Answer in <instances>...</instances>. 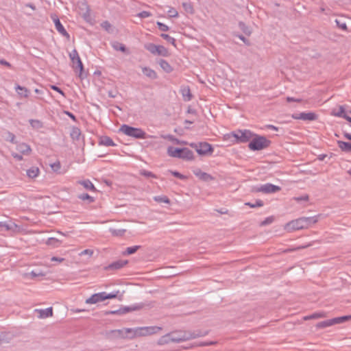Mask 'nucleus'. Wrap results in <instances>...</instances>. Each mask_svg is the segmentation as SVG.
<instances>
[{"label":"nucleus","instance_id":"obj_1","mask_svg":"<svg viewBox=\"0 0 351 351\" xmlns=\"http://www.w3.org/2000/svg\"><path fill=\"white\" fill-rule=\"evenodd\" d=\"M208 334V331L202 332L201 330L196 331H179L171 332V341L173 343H180L188 340L193 339L200 337H204Z\"/></svg>","mask_w":351,"mask_h":351},{"label":"nucleus","instance_id":"obj_2","mask_svg":"<svg viewBox=\"0 0 351 351\" xmlns=\"http://www.w3.org/2000/svg\"><path fill=\"white\" fill-rule=\"evenodd\" d=\"M254 136V134L252 133L250 130H239L236 132H232L229 134H226L225 138L227 140L233 138V140H231V141L232 143H247V142L250 141L253 138Z\"/></svg>","mask_w":351,"mask_h":351},{"label":"nucleus","instance_id":"obj_3","mask_svg":"<svg viewBox=\"0 0 351 351\" xmlns=\"http://www.w3.org/2000/svg\"><path fill=\"white\" fill-rule=\"evenodd\" d=\"M270 144L271 141L266 137L254 134L248 147L252 151H259L268 147Z\"/></svg>","mask_w":351,"mask_h":351},{"label":"nucleus","instance_id":"obj_4","mask_svg":"<svg viewBox=\"0 0 351 351\" xmlns=\"http://www.w3.org/2000/svg\"><path fill=\"white\" fill-rule=\"evenodd\" d=\"M120 131L123 132L127 136L134 137L138 139H145L147 137L145 132L141 128H133L128 125H123Z\"/></svg>","mask_w":351,"mask_h":351},{"label":"nucleus","instance_id":"obj_5","mask_svg":"<svg viewBox=\"0 0 351 351\" xmlns=\"http://www.w3.org/2000/svg\"><path fill=\"white\" fill-rule=\"evenodd\" d=\"M191 146L195 148L197 154L201 156L211 154L214 151L212 145L207 142H202L198 145L195 143H191Z\"/></svg>","mask_w":351,"mask_h":351},{"label":"nucleus","instance_id":"obj_6","mask_svg":"<svg viewBox=\"0 0 351 351\" xmlns=\"http://www.w3.org/2000/svg\"><path fill=\"white\" fill-rule=\"evenodd\" d=\"M281 190V188L278 186L272 184L271 183H267L259 186H255L253 188L252 191L258 193L261 192L265 194L274 193Z\"/></svg>","mask_w":351,"mask_h":351},{"label":"nucleus","instance_id":"obj_7","mask_svg":"<svg viewBox=\"0 0 351 351\" xmlns=\"http://www.w3.org/2000/svg\"><path fill=\"white\" fill-rule=\"evenodd\" d=\"M162 330L159 326H143L138 327V337H145L159 332Z\"/></svg>","mask_w":351,"mask_h":351},{"label":"nucleus","instance_id":"obj_8","mask_svg":"<svg viewBox=\"0 0 351 351\" xmlns=\"http://www.w3.org/2000/svg\"><path fill=\"white\" fill-rule=\"evenodd\" d=\"M303 217L293 220L287 224V228L289 230H298L306 228Z\"/></svg>","mask_w":351,"mask_h":351},{"label":"nucleus","instance_id":"obj_9","mask_svg":"<svg viewBox=\"0 0 351 351\" xmlns=\"http://www.w3.org/2000/svg\"><path fill=\"white\" fill-rule=\"evenodd\" d=\"M292 118L294 119H301L304 121H314L317 119V115L314 112H300L292 114Z\"/></svg>","mask_w":351,"mask_h":351},{"label":"nucleus","instance_id":"obj_10","mask_svg":"<svg viewBox=\"0 0 351 351\" xmlns=\"http://www.w3.org/2000/svg\"><path fill=\"white\" fill-rule=\"evenodd\" d=\"M104 300V292H99L93 294L90 298L86 300L85 302L88 304H94Z\"/></svg>","mask_w":351,"mask_h":351},{"label":"nucleus","instance_id":"obj_11","mask_svg":"<svg viewBox=\"0 0 351 351\" xmlns=\"http://www.w3.org/2000/svg\"><path fill=\"white\" fill-rule=\"evenodd\" d=\"M52 19L54 22L55 27L56 30L62 34L63 36L69 37V34L64 29V26L62 25L61 22L60 21L59 19L55 16H52Z\"/></svg>","mask_w":351,"mask_h":351},{"label":"nucleus","instance_id":"obj_12","mask_svg":"<svg viewBox=\"0 0 351 351\" xmlns=\"http://www.w3.org/2000/svg\"><path fill=\"white\" fill-rule=\"evenodd\" d=\"M128 261L125 260H118L110 264L108 267V269L110 270H118L128 264Z\"/></svg>","mask_w":351,"mask_h":351},{"label":"nucleus","instance_id":"obj_13","mask_svg":"<svg viewBox=\"0 0 351 351\" xmlns=\"http://www.w3.org/2000/svg\"><path fill=\"white\" fill-rule=\"evenodd\" d=\"M144 306H145V304L143 303H139V304H134L130 306L121 307V308H122V312L124 315L129 312L141 310Z\"/></svg>","mask_w":351,"mask_h":351},{"label":"nucleus","instance_id":"obj_14","mask_svg":"<svg viewBox=\"0 0 351 351\" xmlns=\"http://www.w3.org/2000/svg\"><path fill=\"white\" fill-rule=\"evenodd\" d=\"M181 159L186 160H192L194 159V154L193 151L187 147L182 148L181 151Z\"/></svg>","mask_w":351,"mask_h":351},{"label":"nucleus","instance_id":"obj_15","mask_svg":"<svg viewBox=\"0 0 351 351\" xmlns=\"http://www.w3.org/2000/svg\"><path fill=\"white\" fill-rule=\"evenodd\" d=\"M99 145L106 147L115 146L116 144L114 143L112 139L108 136H102L99 138Z\"/></svg>","mask_w":351,"mask_h":351},{"label":"nucleus","instance_id":"obj_16","mask_svg":"<svg viewBox=\"0 0 351 351\" xmlns=\"http://www.w3.org/2000/svg\"><path fill=\"white\" fill-rule=\"evenodd\" d=\"M181 151L182 148L178 147H169L167 148V154L169 156L173 157V158H181Z\"/></svg>","mask_w":351,"mask_h":351},{"label":"nucleus","instance_id":"obj_17","mask_svg":"<svg viewBox=\"0 0 351 351\" xmlns=\"http://www.w3.org/2000/svg\"><path fill=\"white\" fill-rule=\"evenodd\" d=\"M125 335H128V339H132L138 337V327L134 328H124Z\"/></svg>","mask_w":351,"mask_h":351},{"label":"nucleus","instance_id":"obj_18","mask_svg":"<svg viewBox=\"0 0 351 351\" xmlns=\"http://www.w3.org/2000/svg\"><path fill=\"white\" fill-rule=\"evenodd\" d=\"M125 335H128V339H132L138 337V327L134 328H124Z\"/></svg>","mask_w":351,"mask_h":351},{"label":"nucleus","instance_id":"obj_19","mask_svg":"<svg viewBox=\"0 0 351 351\" xmlns=\"http://www.w3.org/2000/svg\"><path fill=\"white\" fill-rule=\"evenodd\" d=\"M17 150L24 155H29L32 152L30 146L25 143H19L17 145Z\"/></svg>","mask_w":351,"mask_h":351},{"label":"nucleus","instance_id":"obj_20","mask_svg":"<svg viewBox=\"0 0 351 351\" xmlns=\"http://www.w3.org/2000/svg\"><path fill=\"white\" fill-rule=\"evenodd\" d=\"M70 136L73 141H79L82 136L80 129L77 127H73L71 130Z\"/></svg>","mask_w":351,"mask_h":351},{"label":"nucleus","instance_id":"obj_21","mask_svg":"<svg viewBox=\"0 0 351 351\" xmlns=\"http://www.w3.org/2000/svg\"><path fill=\"white\" fill-rule=\"evenodd\" d=\"M142 71L145 75H146L147 77H148L152 80H155L158 77V75H157V73H156V71L152 69L151 68L145 66L142 69Z\"/></svg>","mask_w":351,"mask_h":351},{"label":"nucleus","instance_id":"obj_22","mask_svg":"<svg viewBox=\"0 0 351 351\" xmlns=\"http://www.w3.org/2000/svg\"><path fill=\"white\" fill-rule=\"evenodd\" d=\"M158 64L160 67L167 73H169L173 71V67L169 64V63L163 59H160L158 61Z\"/></svg>","mask_w":351,"mask_h":351},{"label":"nucleus","instance_id":"obj_23","mask_svg":"<svg viewBox=\"0 0 351 351\" xmlns=\"http://www.w3.org/2000/svg\"><path fill=\"white\" fill-rule=\"evenodd\" d=\"M335 325V322H334L333 318L330 319L324 320L320 322H318L316 324L317 328H325L327 327H330L331 326Z\"/></svg>","mask_w":351,"mask_h":351},{"label":"nucleus","instance_id":"obj_24","mask_svg":"<svg viewBox=\"0 0 351 351\" xmlns=\"http://www.w3.org/2000/svg\"><path fill=\"white\" fill-rule=\"evenodd\" d=\"M38 312H39V317L43 318V319L49 317L53 315L52 307H49L45 309L38 310Z\"/></svg>","mask_w":351,"mask_h":351},{"label":"nucleus","instance_id":"obj_25","mask_svg":"<svg viewBox=\"0 0 351 351\" xmlns=\"http://www.w3.org/2000/svg\"><path fill=\"white\" fill-rule=\"evenodd\" d=\"M337 144H338L339 147L343 152H351V143L338 141Z\"/></svg>","mask_w":351,"mask_h":351},{"label":"nucleus","instance_id":"obj_26","mask_svg":"<svg viewBox=\"0 0 351 351\" xmlns=\"http://www.w3.org/2000/svg\"><path fill=\"white\" fill-rule=\"evenodd\" d=\"M15 88L21 97L25 98L29 97V90L27 88L17 85Z\"/></svg>","mask_w":351,"mask_h":351},{"label":"nucleus","instance_id":"obj_27","mask_svg":"<svg viewBox=\"0 0 351 351\" xmlns=\"http://www.w3.org/2000/svg\"><path fill=\"white\" fill-rule=\"evenodd\" d=\"M157 50L156 51V55L161 56L163 57H168L169 56V53L168 49L162 45H157Z\"/></svg>","mask_w":351,"mask_h":351},{"label":"nucleus","instance_id":"obj_28","mask_svg":"<svg viewBox=\"0 0 351 351\" xmlns=\"http://www.w3.org/2000/svg\"><path fill=\"white\" fill-rule=\"evenodd\" d=\"M73 67L75 70H79L80 71V73H79V77L80 78H83L82 77V71H83V69H84V66H83V64L81 61V59L80 58H76L75 59V64H73Z\"/></svg>","mask_w":351,"mask_h":351},{"label":"nucleus","instance_id":"obj_29","mask_svg":"<svg viewBox=\"0 0 351 351\" xmlns=\"http://www.w3.org/2000/svg\"><path fill=\"white\" fill-rule=\"evenodd\" d=\"M195 176L204 181H208L213 179V176L207 173L199 170L195 173Z\"/></svg>","mask_w":351,"mask_h":351},{"label":"nucleus","instance_id":"obj_30","mask_svg":"<svg viewBox=\"0 0 351 351\" xmlns=\"http://www.w3.org/2000/svg\"><path fill=\"white\" fill-rule=\"evenodd\" d=\"M169 343H173L171 341V333L162 336L158 341V345H165Z\"/></svg>","mask_w":351,"mask_h":351},{"label":"nucleus","instance_id":"obj_31","mask_svg":"<svg viewBox=\"0 0 351 351\" xmlns=\"http://www.w3.org/2000/svg\"><path fill=\"white\" fill-rule=\"evenodd\" d=\"M40 170L37 167H32L27 170V175L30 178H34L39 174Z\"/></svg>","mask_w":351,"mask_h":351},{"label":"nucleus","instance_id":"obj_32","mask_svg":"<svg viewBox=\"0 0 351 351\" xmlns=\"http://www.w3.org/2000/svg\"><path fill=\"white\" fill-rule=\"evenodd\" d=\"M79 183L82 185L86 189L95 191L96 189L94 186L93 184L89 180H85L82 181H80Z\"/></svg>","mask_w":351,"mask_h":351},{"label":"nucleus","instance_id":"obj_33","mask_svg":"<svg viewBox=\"0 0 351 351\" xmlns=\"http://www.w3.org/2000/svg\"><path fill=\"white\" fill-rule=\"evenodd\" d=\"M326 317V313L325 312H317V313H314L310 315L305 317L304 319L308 320V319H318V318H322V317Z\"/></svg>","mask_w":351,"mask_h":351},{"label":"nucleus","instance_id":"obj_34","mask_svg":"<svg viewBox=\"0 0 351 351\" xmlns=\"http://www.w3.org/2000/svg\"><path fill=\"white\" fill-rule=\"evenodd\" d=\"M112 46L113 49L116 51H121L123 53L127 52V49H126L125 46L121 43L115 41L112 43Z\"/></svg>","mask_w":351,"mask_h":351},{"label":"nucleus","instance_id":"obj_35","mask_svg":"<svg viewBox=\"0 0 351 351\" xmlns=\"http://www.w3.org/2000/svg\"><path fill=\"white\" fill-rule=\"evenodd\" d=\"M144 48L147 50L148 51H149L153 55H155L156 56V51L157 50V45L154 44V43H145L144 45Z\"/></svg>","mask_w":351,"mask_h":351},{"label":"nucleus","instance_id":"obj_36","mask_svg":"<svg viewBox=\"0 0 351 351\" xmlns=\"http://www.w3.org/2000/svg\"><path fill=\"white\" fill-rule=\"evenodd\" d=\"M16 226H17L14 223L9 224L6 222H0V231H2L3 230L8 231L12 230L14 227L16 228Z\"/></svg>","mask_w":351,"mask_h":351},{"label":"nucleus","instance_id":"obj_37","mask_svg":"<svg viewBox=\"0 0 351 351\" xmlns=\"http://www.w3.org/2000/svg\"><path fill=\"white\" fill-rule=\"evenodd\" d=\"M304 222L306 223L305 226L306 228H308V226L315 224L317 221V216L315 217H303Z\"/></svg>","mask_w":351,"mask_h":351},{"label":"nucleus","instance_id":"obj_38","mask_svg":"<svg viewBox=\"0 0 351 351\" xmlns=\"http://www.w3.org/2000/svg\"><path fill=\"white\" fill-rule=\"evenodd\" d=\"M239 28L243 31V32L247 35V36H250L252 33L249 27H247L245 23L242 22V21H240L239 23Z\"/></svg>","mask_w":351,"mask_h":351},{"label":"nucleus","instance_id":"obj_39","mask_svg":"<svg viewBox=\"0 0 351 351\" xmlns=\"http://www.w3.org/2000/svg\"><path fill=\"white\" fill-rule=\"evenodd\" d=\"M334 322H335V324H341L343 322H345L346 321L351 319V315H345L341 317H337L333 318Z\"/></svg>","mask_w":351,"mask_h":351},{"label":"nucleus","instance_id":"obj_40","mask_svg":"<svg viewBox=\"0 0 351 351\" xmlns=\"http://www.w3.org/2000/svg\"><path fill=\"white\" fill-rule=\"evenodd\" d=\"M141 248L140 245H134L132 247H128L126 248L125 251L123 252L124 255H130L134 254L138 249Z\"/></svg>","mask_w":351,"mask_h":351},{"label":"nucleus","instance_id":"obj_41","mask_svg":"<svg viewBox=\"0 0 351 351\" xmlns=\"http://www.w3.org/2000/svg\"><path fill=\"white\" fill-rule=\"evenodd\" d=\"M29 123L31 126L35 129H40L43 127V123L37 119H30Z\"/></svg>","mask_w":351,"mask_h":351},{"label":"nucleus","instance_id":"obj_42","mask_svg":"<svg viewBox=\"0 0 351 351\" xmlns=\"http://www.w3.org/2000/svg\"><path fill=\"white\" fill-rule=\"evenodd\" d=\"M124 328L122 330L117 329V330H112L110 331V334H114L117 337H121V338H126L128 337V335H125L124 333Z\"/></svg>","mask_w":351,"mask_h":351},{"label":"nucleus","instance_id":"obj_43","mask_svg":"<svg viewBox=\"0 0 351 351\" xmlns=\"http://www.w3.org/2000/svg\"><path fill=\"white\" fill-rule=\"evenodd\" d=\"M245 205L248 206L250 208H257L263 206L264 203L261 199H256L254 203L246 202Z\"/></svg>","mask_w":351,"mask_h":351},{"label":"nucleus","instance_id":"obj_44","mask_svg":"<svg viewBox=\"0 0 351 351\" xmlns=\"http://www.w3.org/2000/svg\"><path fill=\"white\" fill-rule=\"evenodd\" d=\"M160 36L163 39L166 40L168 43L173 45L174 47H176V39L170 36L169 34H161Z\"/></svg>","mask_w":351,"mask_h":351},{"label":"nucleus","instance_id":"obj_45","mask_svg":"<svg viewBox=\"0 0 351 351\" xmlns=\"http://www.w3.org/2000/svg\"><path fill=\"white\" fill-rule=\"evenodd\" d=\"M110 231L113 236L122 237L126 230L125 229H110Z\"/></svg>","mask_w":351,"mask_h":351},{"label":"nucleus","instance_id":"obj_46","mask_svg":"<svg viewBox=\"0 0 351 351\" xmlns=\"http://www.w3.org/2000/svg\"><path fill=\"white\" fill-rule=\"evenodd\" d=\"M347 112L345 111V108L343 106H340L339 108V110L335 113V115L338 117H342L343 119L347 116Z\"/></svg>","mask_w":351,"mask_h":351},{"label":"nucleus","instance_id":"obj_47","mask_svg":"<svg viewBox=\"0 0 351 351\" xmlns=\"http://www.w3.org/2000/svg\"><path fill=\"white\" fill-rule=\"evenodd\" d=\"M78 198L85 201L87 200L88 203H92L94 202V198L89 195L88 193H82L78 195Z\"/></svg>","mask_w":351,"mask_h":351},{"label":"nucleus","instance_id":"obj_48","mask_svg":"<svg viewBox=\"0 0 351 351\" xmlns=\"http://www.w3.org/2000/svg\"><path fill=\"white\" fill-rule=\"evenodd\" d=\"M139 173H140V175L145 176L146 178H157V176L155 174H154L152 172L145 170V169L140 170Z\"/></svg>","mask_w":351,"mask_h":351},{"label":"nucleus","instance_id":"obj_49","mask_svg":"<svg viewBox=\"0 0 351 351\" xmlns=\"http://www.w3.org/2000/svg\"><path fill=\"white\" fill-rule=\"evenodd\" d=\"M164 138L169 140V141L172 142L174 144L180 145L183 143L171 134H168Z\"/></svg>","mask_w":351,"mask_h":351},{"label":"nucleus","instance_id":"obj_50","mask_svg":"<svg viewBox=\"0 0 351 351\" xmlns=\"http://www.w3.org/2000/svg\"><path fill=\"white\" fill-rule=\"evenodd\" d=\"M101 26L108 33L112 32V25L108 21H103L101 23Z\"/></svg>","mask_w":351,"mask_h":351},{"label":"nucleus","instance_id":"obj_51","mask_svg":"<svg viewBox=\"0 0 351 351\" xmlns=\"http://www.w3.org/2000/svg\"><path fill=\"white\" fill-rule=\"evenodd\" d=\"M182 95L186 101H190L192 99V95L189 88L184 89L182 90Z\"/></svg>","mask_w":351,"mask_h":351},{"label":"nucleus","instance_id":"obj_52","mask_svg":"<svg viewBox=\"0 0 351 351\" xmlns=\"http://www.w3.org/2000/svg\"><path fill=\"white\" fill-rule=\"evenodd\" d=\"M70 58L72 61L73 64H75V59L80 58L78 52L76 49H73L69 54Z\"/></svg>","mask_w":351,"mask_h":351},{"label":"nucleus","instance_id":"obj_53","mask_svg":"<svg viewBox=\"0 0 351 351\" xmlns=\"http://www.w3.org/2000/svg\"><path fill=\"white\" fill-rule=\"evenodd\" d=\"M154 200L158 202H163L166 204H169L170 202L169 199L166 196H156L154 197Z\"/></svg>","mask_w":351,"mask_h":351},{"label":"nucleus","instance_id":"obj_54","mask_svg":"<svg viewBox=\"0 0 351 351\" xmlns=\"http://www.w3.org/2000/svg\"><path fill=\"white\" fill-rule=\"evenodd\" d=\"M103 292H104V295L105 300H108V299L115 298H117V294L119 293V291H117L116 292L110 293H107L105 291H103Z\"/></svg>","mask_w":351,"mask_h":351},{"label":"nucleus","instance_id":"obj_55","mask_svg":"<svg viewBox=\"0 0 351 351\" xmlns=\"http://www.w3.org/2000/svg\"><path fill=\"white\" fill-rule=\"evenodd\" d=\"M15 138H16V136L13 133L10 132H6V140L7 141L11 142L12 143H16Z\"/></svg>","mask_w":351,"mask_h":351},{"label":"nucleus","instance_id":"obj_56","mask_svg":"<svg viewBox=\"0 0 351 351\" xmlns=\"http://www.w3.org/2000/svg\"><path fill=\"white\" fill-rule=\"evenodd\" d=\"M104 315H123V312H122V308H120L117 310H114V311H107L104 313Z\"/></svg>","mask_w":351,"mask_h":351},{"label":"nucleus","instance_id":"obj_57","mask_svg":"<svg viewBox=\"0 0 351 351\" xmlns=\"http://www.w3.org/2000/svg\"><path fill=\"white\" fill-rule=\"evenodd\" d=\"M156 25L160 31L167 32L169 29V27L167 25H165L161 22L158 21L156 23Z\"/></svg>","mask_w":351,"mask_h":351},{"label":"nucleus","instance_id":"obj_58","mask_svg":"<svg viewBox=\"0 0 351 351\" xmlns=\"http://www.w3.org/2000/svg\"><path fill=\"white\" fill-rule=\"evenodd\" d=\"M168 14L169 17L171 18H176L178 16V11L173 8H170V9L168 10Z\"/></svg>","mask_w":351,"mask_h":351},{"label":"nucleus","instance_id":"obj_59","mask_svg":"<svg viewBox=\"0 0 351 351\" xmlns=\"http://www.w3.org/2000/svg\"><path fill=\"white\" fill-rule=\"evenodd\" d=\"M335 23L337 24V25L342 30H344V31H346L348 29V27H347V25L346 24V23L344 22H341L338 19H336L335 20Z\"/></svg>","mask_w":351,"mask_h":351},{"label":"nucleus","instance_id":"obj_60","mask_svg":"<svg viewBox=\"0 0 351 351\" xmlns=\"http://www.w3.org/2000/svg\"><path fill=\"white\" fill-rule=\"evenodd\" d=\"M182 6L183 8H184V10L189 12V13H193V6L189 3H182Z\"/></svg>","mask_w":351,"mask_h":351},{"label":"nucleus","instance_id":"obj_61","mask_svg":"<svg viewBox=\"0 0 351 351\" xmlns=\"http://www.w3.org/2000/svg\"><path fill=\"white\" fill-rule=\"evenodd\" d=\"M137 16L141 19H145L152 16V14L148 11H142L139 12Z\"/></svg>","mask_w":351,"mask_h":351},{"label":"nucleus","instance_id":"obj_62","mask_svg":"<svg viewBox=\"0 0 351 351\" xmlns=\"http://www.w3.org/2000/svg\"><path fill=\"white\" fill-rule=\"evenodd\" d=\"M274 221V217H268L265 220L261 221V226H267L268 224L271 223Z\"/></svg>","mask_w":351,"mask_h":351},{"label":"nucleus","instance_id":"obj_63","mask_svg":"<svg viewBox=\"0 0 351 351\" xmlns=\"http://www.w3.org/2000/svg\"><path fill=\"white\" fill-rule=\"evenodd\" d=\"M169 171L173 176H175L179 179L183 180L185 178V176L184 175L181 174L180 173H179L178 171Z\"/></svg>","mask_w":351,"mask_h":351},{"label":"nucleus","instance_id":"obj_64","mask_svg":"<svg viewBox=\"0 0 351 351\" xmlns=\"http://www.w3.org/2000/svg\"><path fill=\"white\" fill-rule=\"evenodd\" d=\"M51 167L54 171H58L60 169L61 165L59 162H56L52 164Z\"/></svg>","mask_w":351,"mask_h":351}]
</instances>
